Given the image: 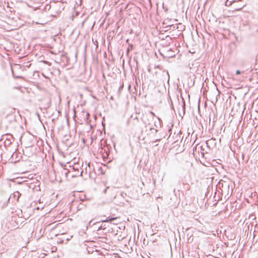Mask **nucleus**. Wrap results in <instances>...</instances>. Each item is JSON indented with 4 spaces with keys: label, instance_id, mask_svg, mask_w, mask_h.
I'll list each match as a JSON object with an SVG mask.
<instances>
[{
    "label": "nucleus",
    "instance_id": "nucleus-1",
    "mask_svg": "<svg viewBox=\"0 0 258 258\" xmlns=\"http://www.w3.org/2000/svg\"><path fill=\"white\" fill-rule=\"evenodd\" d=\"M235 2H234L233 4V10L232 11L233 12L240 11L245 6V5H244L243 4L238 5H235Z\"/></svg>",
    "mask_w": 258,
    "mask_h": 258
},
{
    "label": "nucleus",
    "instance_id": "nucleus-2",
    "mask_svg": "<svg viewBox=\"0 0 258 258\" xmlns=\"http://www.w3.org/2000/svg\"><path fill=\"white\" fill-rule=\"evenodd\" d=\"M117 218H118V217H113V218H110V219H108L103 220L102 222H110V221H113L114 220L117 219Z\"/></svg>",
    "mask_w": 258,
    "mask_h": 258
},
{
    "label": "nucleus",
    "instance_id": "nucleus-3",
    "mask_svg": "<svg viewBox=\"0 0 258 258\" xmlns=\"http://www.w3.org/2000/svg\"><path fill=\"white\" fill-rule=\"evenodd\" d=\"M240 74V71H239V70H237V71H236V75H239V74Z\"/></svg>",
    "mask_w": 258,
    "mask_h": 258
},
{
    "label": "nucleus",
    "instance_id": "nucleus-4",
    "mask_svg": "<svg viewBox=\"0 0 258 258\" xmlns=\"http://www.w3.org/2000/svg\"><path fill=\"white\" fill-rule=\"evenodd\" d=\"M103 229V228H102V226H100V227L99 228L98 230H99V229ZM105 229V228H103V229Z\"/></svg>",
    "mask_w": 258,
    "mask_h": 258
},
{
    "label": "nucleus",
    "instance_id": "nucleus-5",
    "mask_svg": "<svg viewBox=\"0 0 258 258\" xmlns=\"http://www.w3.org/2000/svg\"><path fill=\"white\" fill-rule=\"evenodd\" d=\"M239 1H240V2H242V0H239Z\"/></svg>",
    "mask_w": 258,
    "mask_h": 258
}]
</instances>
